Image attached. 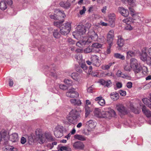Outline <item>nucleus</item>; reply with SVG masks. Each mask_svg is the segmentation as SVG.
<instances>
[{
  "label": "nucleus",
  "mask_w": 151,
  "mask_h": 151,
  "mask_svg": "<svg viewBox=\"0 0 151 151\" xmlns=\"http://www.w3.org/2000/svg\"><path fill=\"white\" fill-rule=\"evenodd\" d=\"M116 108L120 113L122 115H125L128 113L127 109L122 104H118L117 105Z\"/></svg>",
  "instance_id": "nucleus-11"
},
{
  "label": "nucleus",
  "mask_w": 151,
  "mask_h": 151,
  "mask_svg": "<svg viewBox=\"0 0 151 151\" xmlns=\"http://www.w3.org/2000/svg\"><path fill=\"white\" fill-rule=\"evenodd\" d=\"M57 144V142H52V144H48V146L50 145V149H52L53 148L54 145H56Z\"/></svg>",
  "instance_id": "nucleus-59"
},
{
  "label": "nucleus",
  "mask_w": 151,
  "mask_h": 151,
  "mask_svg": "<svg viewBox=\"0 0 151 151\" xmlns=\"http://www.w3.org/2000/svg\"><path fill=\"white\" fill-rule=\"evenodd\" d=\"M146 63L149 65H151V57H148L146 60Z\"/></svg>",
  "instance_id": "nucleus-53"
},
{
  "label": "nucleus",
  "mask_w": 151,
  "mask_h": 151,
  "mask_svg": "<svg viewBox=\"0 0 151 151\" xmlns=\"http://www.w3.org/2000/svg\"><path fill=\"white\" fill-rule=\"evenodd\" d=\"M143 70L142 71V74L141 75V77L147 74V68H145L144 69H143Z\"/></svg>",
  "instance_id": "nucleus-51"
},
{
  "label": "nucleus",
  "mask_w": 151,
  "mask_h": 151,
  "mask_svg": "<svg viewBox=\"0 0 151 151\" xmlns=\"http://www.w3.org/2000/svg\"><path fill=\"white\" fill-rule=\"evenodd\" d=\"M67 119L70 123L73 124H76L78 121L77 119L69 115V116H67Z\"/></svg>",
  "instance_id": "nucleus-26"
},
{
  "label": "nucleus",
  "mask_w": 151,
  "mask_h": 151,
  "mask_svg": "<svg viewBox=\"0 0 151 151\" xmlns=\"http://www.w3.org/2000/svg\"><path fill=\"white\" fill-rule=\"evenodd\" d=\"M9 140L13 142H17L19 140L18 135L14 133L9 136Z\"/></svg>",
  "instance_id": "nucleus-21"
},
{
  "label": "nucleus",
  "mask_w": 151,
  "mask_h": 151,
  "mask_svg": "<svg viewBox=\"0 0 151 151\" xmlns=\"http://www.w3.org/2000/svg\"><path fill=\"white\" fill-rule=\"evenodd\" d=\"M114 64V63H109L107 65H102L101 66V69L104 70H109L110 67L113 64Z\"/></svg>",
  "instance_id": "nucleus-33"
},
{
  "label": "nucleus",
  "mask_w": 151,
  "mask_h": 151,
  "mask_svg": "<svg viewBox=\"0 0 151 151\" xmlns=\"http://www.w3.org/2000/svg\"><path fill=\"white\" fill-rule=\"evenodd\" d=\"M111 98L113 101H116L119 98V94L116 92H114L111 93Z\"/></svg>",
  "instance_id": "nucleus-28"
},
{
  "label": "nucleus",
  "mask_w": 151,
  "mask_h": 151,
  "mask_svg": "<svg viewBox=\"0 0 151 151\" xmlns=\"http://www.w3.org/2000/svg\"><path fill=\"white\" fill-rule=\"evenodd\" d=\"M128 2L131 4L134 3L136 2V0H128Z\"/></svg>",
  "instance_id": "nucleus-64"
},
{
  "label": "nucleus",
  "mask_w": 151,
  "mask_h": 151,
  "mask_svg": "<svg viewBox=\"0 0 151 151\" xmlns=\"http://www.w3.org/2000/svg\"><path fill=\"white\" fill-rule=\"evenodd\" d=\"M135 55V52L132 51H129L127 52V57H131L134 56Z\"/></svg>",
  "instance_id": "nucleus-43"
},
{
  "label": "nucleus",
  "mask_w": 151,
  "mask_h": 151,
  "mask_svg": "<svg viewBox=\"0 0 151 151\" xmlns=\"http://www.w3.org/2000/svg\"><path fill=\"white\" fill-rule=\"evenodd\" d=\"M88 35L89 38L87 40L90 41L91 40L93 41H96L98 39V36L97 34L93 30L89 32H88Z\"/></svg>",
  "instance_id": "nucleus-12"
},
{
  "label": "nucleus",
  "mask_w": 151,
  "mask_h": 151,
  "mask_svg": "<svg viewBox=\"0 0 151 151\" xmlns=\"http://www.w3.org/2000/svg\"><path fill=\"white\" fill-rule=\"evenodd\" d=\"M49 16L52 19L57 20L60 19L59 17L60 16L64 18L65 16V15L63 11H60L58 9H55L53 15L51 14L49 15Z\"/></svg>",
  "instance_id": "nucleus-5"
},
{
  "label": "nucleus",
  "mask_w": 151,
  "mask_h": 151,
  "mask_svg": "<svg viewBox=\"0 0 151 151\" xmlns=\"http://www.w3.org/2000/svg\"><path fill=\"white\" fill-rule=\"evenodd\" d=\"M119 93L122 96H125L126 94V92L125 91L121 90L119 91Z\"/></svg>",
  "instance_id": "nucleus-56"
},
{
  "label": "nucleus",
  "mask_w": 151,
  "mask_h": 151,
  "mask_svg": "<svg viewBox=\"0 0 151 151\" xmlns=\"http://www.w3.org/2000/svg\"><path fill=\"white\" fill-rule=\"evenodd\" d=\"M101 44L98 43H95L92 45V46L93 47L96 48H100L101 47Z\"/></svg>",
  "instance_id": "nucleus-45"
},
{
  "label": "nucleus",
  "mask_w": 151,
  "mask_h": 151,
  "mask_svg": "<svg viewBox=\"0 0 151 151\" xmlns=\"http://www.w3.org/2000/svg\"><path fill=\"white\" fill-rule=\"evenodd\" d=\"M86 27L83 25H79L77 27L76 34L80 35H83L86 32Z\"/></svg>",
  "instance_id": "nucleus-16"
},
{
  "label": "nucleus",
  "mask_w": 151,
  "mask_h": 151,
  "mask_svg": "<svg viewBox=\"0 0 151 151\" xmlns=\"http://www.w3.org/2000/svg\"><path fill=\"white\" fill-rule=\"evenodd\" d=\"M20 141L21 143L22 144H24L26 143V139L25 137H22L21 138Z\"/></svg>",
  "instance_id": "nucleus-55"
},
{
  "label": "nucleus",
  "mask_w": 151,
  "mask_h": 151,
  "mask_svg": "<svg viewBox=\"0 0 151 151\" xmlns=\"http://www.w3.org/2000/svg\"><path fill=\"white\" fill-rule=\"evenodd\" d=\"M4 151H17V149L12 147H7L4 149Z\"/></svg>",
  "instance_id": "nucleus-37"
},
{
  "label": "nucleus",
  "mask_w": 151,
  "mask_h": 151,
  "mask_svg": "<svg viewBox=\"0 0 151 151\" xmlns=\"http://www.w3.org/2000/svg\"><path fill=\"white\" fill-rule=\"evenodd\" d=\"M142 110L143 113L146 115L147 117H150L151 116V112L149 110H147L145 106H144L142 108Z\"/></svg>",
  "instance_id": "nucleus-27"
},
{
  "label": "nucleus",
  "mask_w": 151,
  "mask_h": 151,
  "mask_svg": "<svg viewBox=\"0 0 151 151\" xmlns=\"http://www.w3.org/2000/svg\"><path fill=\"white\" fill-rule=\"evenodd\" d=\"M114 56L115 58L122 60H124L125 59V57L124 55H122L119 53H114Z\"/></svg>",
  "instance_id": "nucleus-35"
},
{
  "label": "nucleus",
  "mask_w": 151,
  "mask_h": 151,
  "mask_svg": "<svg viewBox=\"0 0 151 151\" xmlns=\"http://www.w3.org/2000/svg\"><path fill=\"white\" fill-rule=\"evenodd\" d=\"M63 22V21L55 22H54V26L60 28L61 26L63 25L62 24Z\"/></svg>",
  "instance_id": "nucleus-39"
},
{
  "label": "nucleus",
  "mask_w": 151,
  "mask_h": 151,
  "mask_svg": "<svg viewBox=\"0 0 151 151\" xmlns=\"http://www.w3.org/2000/svg\"><path fill=\"white\" fill-rule=\"evenodd\" d=\"M95 114L99 117H102V111H101L98 108H96L95 110Z\"/></svg>",
  "instance_id": "nucleus-34"
},
{
  "label": "nucleus",
  "mask_w": 151,
  "mask_h": 151,
  "mask_svg": "<svg viewBox=\"0 0 151 151\" xmlns=\"http://www.w3.org/2000/svg\"><path fill=\"white\" fill-rule=\"evenodd\" d=\"M68 42L70 45L74 44L75 43V42L71 38H69L68 39Z\"/></svg>",
  "instance_id": "nucleus-54"
},
{
  "label": "nucleus",
  "mask_w": 151,
  "mask_h": 151,
  "mask_svg": "<svg viewBox=\"0 0 151 151\" xmlns=\"http://www.w3.org/2000/svg\"><path fill=\"white\" fill-rule=\"evenodd\" d=\"M66 94L67 97L70 98H77L79 96L78 93L76 92L75 89L73 88L70 89Z\"/></svg>",
  "instance_id": "nucleus-7"
},
{
  "label": "nucleus",
  "mask_w": 151,
  "mask_h": 151,
  "mask_svg": "<svg viewBox=\"0 0 151 151\" xmlns=\"http://www.w3.org/2000/svg\"><path fill=\"white\" fill-rule=\"evenodd\" d=\"M96 126V123L92 120L87 121L86 123V126L88 128V130L90 131L93 129Z\"/></svg>",
  "instance_id": "nucleus-13"
},
{
  "label": "nucleus",
  "mask_w": 151,
  "mask_h": 151,
  "mask_svg": "<svg viewBox=\"0 0 151 151\" xmlns=\"http://www.w3.org/2000/svg\"><path fill=\"white\" fill-rule=\"evenodd\" d=\"M131 109L132 111L135 114H139L140 112V111L138 109L134 108L133 107H132L131 106H130Z\"/></svg>",
  "instance_id": "nucleus-44"
},
{
  "label": "nucleus",
  "mask_w": 151,
  "mask_h": 151,
  "mask_svg": "<svg viewBox=\"0 0 151 151\" xmlns=\"http://www.w3.org/2000/svg\"><path fill=\"white\" fill-rule=\"evenodd\" d=\"M100 82L103 85L107 87H110L112 84L110 80L106 81L104 79H101L100 80Z\"/></svg>",
  "instance_id": "nucleus-24"
},
{
  "label": "nucleus",
  "mask_w": 151,
  "mask_h": 151,
  "mask_svg": "<svg viewBox=\"0 0 151 151\" xmlns=\"http://www.w3.org/2000/svg\"><path fill=\"white\" fill-rule=\"evenodd\" d=\"M98 103L101 106H104L105 103V100L102 98H101L100 100L98 102Z\"/></svg>",
  "instance_id": "nucleus-47"
},
{
  "label": "nucleus",
  "mask_w": 151,
  "mask_h": 151,
  "mask_svg": "<svg viewBox=\"0 0 151 151\" xmlns=\"http://www.w3.org/2000/svg\"><path fill=\"white\" fill-rule=\"evenodd\" d=\"M70 102L76 106H79L81 104V101L80 100L78 99H70Z\"/></svg>",
  "instance_id": "nucleus-30"
},
{
  "label": "nucleus",
  "mask_w": 151,
  "mask_h": 151,
  "mask_svg": "<svg viewBox=\"0 0 151 151\" xmlns=\"http://www.w3.org/2000/svg\"><path fill=\"white\" fill-rule=\"evenodd\" d=\"M71 24L70 22H67L62 25L60 29V34L63 35H66L68 34L71 29Z\"/></svg>",
  "instance_id": "nucleus-4"
},
{
  "label": "nucleus",
  "mask_w": 151,
  "mask_h": 151,
  "mask_svg": "<svg viewBox=\"0 0 151 151\" xmlns=\"http://www.w3.org/2000/svg\"><path fill=\"white\" fill-rule=\"evenodd\" d=\"M116 113L114 110L110 108H106L102 110V117L110 119L114 116Z\"/></svg>",
  "instance_id": "nucleus-3"
},
{
  "label": "nucleus",
  "mask_w": 151,
  "mask_h": 151,
  "mask_svg": "<svg viewBox=\"0 0 151 151\" xmlns=\"http://www.w3.org/2000/svg\"><path fill=\"white\" fill-rule=\"evenodd\" d=\"M124 70L127 71H130L132 69L130 64L126 63L124 65Z\"/></svg>",
  "instance_id": "nucleus-36"
},
{
  "label": "nucleus",
  "mask_w": 151,
  "mask_h": 151,
  "mask_svg": "<svg viewBox=\"0 0 151 151\" xmlns=\"http://www.w3.org/2000/svg\"><path fill=\"white\" fill-rule=\"evenodd\" d=\"M29 142L30 144H32L34 142V140L32 137L29 138Z\"/></svg>",
  "instance_id": "nucleus-62"
},
{
  "label": "nucleus",
  "mask_w": 151,
  "mask_h": 151,
  "mask_svg": "<svg viewBox=\"0 0 151 151\" xmlns=\"http://www.w3.org/2000/svg\"><path fill=\"white\" fill-rule=\"evenodd\" d=\"M64 82L66 84V85L68 86V87L72 85V82L71 80L69 79H65Z\"/></svg>",
  "instance_id": "nucleus-41"
},
{
  "label": "nucleus",
  "mask_w": 151,
  "mask_h": 151,
  "mask_svg": "<svg viewBox=\"0 0 151 151\" xmlns=\"http://www.w3.org/2000/svg\"><path fill=\"white\" fill-rule=\"evenodd\" d=\"M93 88L92 86H91L88 88L87 91L89 93H92L93 92Z\"/></svg>",
  "instance_id": "nucleus-61"
},
{
  "label": "nucleus",
  "mask_w": 151,
  "mask_h": 151,
  "mask_svg": "<svg viewBox=\"0 0 151 151\" xmlns=\"http://www.w3.org/2000/svg\"><path fill=\"white\" fill-rule=\"evenodd\" d=\"M114 37V31L111 30L108 32L107 35V42L109 45L110 47H111L113 45V41Z\"/></svg>",
  "instance_id": "nucleus-9"
},
{
  "label": "nucleus",
  "mask_w": 151,
  "mask_h": 151,
  "mask_svg": "<svg viewBox=\"0 0 151 151\" xmlns=\"http://www.w3.org/2000/svg\"><path fill=\"white\" fill-rule=\"evenodd\" d=\"M9 139L8 132L5 130H2L0 132V141L2 139L5 140H7Z\"/></svg>",
  "instance_id": "nucleus-18"
},
{
  "label": "nucleus",
  "mask_w": 151,
  "mask_h": 151,
  "mask_svg": "<svg viewBox=\"0 0 151 151\" xmlns=\"http://www.w3.org/2000/svg\"><path fill=\"white\" fill-rule=\"evenodd\" d=\"M35 139L40 144L44 143L45 139L44 137V134L42 129H36L35 132Z\"/></svg>",
  "instance_id": "nucleus-2"
},
{
  "label": "nucleus",
  "mask_w": 151,
  "mask_h": 151,
  "mask_svg": "<svg viewBox=\"0 0 151 151\" xmlns=\"http://www.w3.org/2000/svg\"><path fill=\"white\" fill-rule=\"evenodd\" d=\"M71 77L72 78L75 80H77L78 78V73H72Z\"/></svg>",
  "instance_id": "nucleus-42"
},
{
  "label": "nucleus",
  "mask_w": 151,
  "mask_h": 151,
  "mask_svg": "<svg viewBox=\"0 0 151 151\" xmlns=\"http://www.w3.org/2000/svg\"><path fill=\"white\" fill-rule=\"evenodd\" d=\"M59 88L60 89L63 90H66L68 88L67 86L63 84H60L59 85Z\"/></svg>",
  "instance_id": "nucleus-48"
},
{
  "label": "nucleus",
  "mask_w": 151,
  "mask_h": 151,
  "mask_svg": "<svg viewBox=\"0 0 151 151\" xmlns=\"http://www.w3.org/2000/svg\"><path fill=\"white\" fill-rule=\"evenodd\" d=\"M12 4V0L2 1L0 3V9L2 10H4L7 8L8 5H11Z\"/></svg>",
  "instance_id": "nucleus-8"
},
{
  "label": "nucleus",
  "mask_w": 151,
  "mask_h": 151,
  "mask_svg": "<svg viewBox=\"0 0 151 151\" xmlns=\"http://www.w3.org/2000/svg\"><path fill=\"white\" fill-rule=\"evenodd\" d=\"M116 86L118 88H120L122 86V84L121 83L119 82H117L116 83Z\"/></svg>",
  "instance_id": "nucleus-60"
},
{
  "label": "nucleus",
  "mask_w": 151,
  "mask_h": 151,
  "mask_svg": "<svg viewBox=\"0 0 151 151\" xmlns=\"http://www.w3.org/2000/svg\"><path fill=\"white\" fill-rule=\"evenodd\" d=\"M132 84L131 82H129L127 83V87L128 88H131L132 87Z\"/></svg>",
  "instance_id": "nucleus-57"
},
{
  "label": "nucleus",
  "mask_w": 151,
  "mask_h": 151,
  "mask_svg": "<svg viewBox=\"0 0 151 151\" xmlns=\"http://www.w3.org/2000/svg\"><path fill=\"white\" fill-rule=\"evenodd\" d=\"M130 64L135 74L139 73L142 69V67L138 63L137 60L136 59L131 58L130 60Z\"/></svg>",
  "instance_id": "nucleus-1"
},
{
  "label": "nucleus",
  "mask_w": 151,
  "mask_h": 151,
  "mask_svg": "<svg viewBox=\"0 0 151 151\" xmlns=\"http://www.w3.org/2000/svg\"><path fill=\"white\" fill-rule=\"evenodd\" d=\"M53 34L54 37L56 38H58L60 36V35L57 30H54L53 32Z\"/></svg>",
  "instance_id": "nucleus-38"
},
{
  "label": "nucleus",
  "mask_w": 151,
  "mask_h": 151,
  "mask_svg": "<svg viewBox=\"0 0 151 151\" xmlns=\"http://www.w3.org/2000/svg\"><path fill=\"white\" fill-rule=\"evenodd\" d=\"M85 111H86V116L87 117L88 116L89 114H90L91 111L89 107H86V109H85Z\"/></svg>",
  "instance_id": "nucleus-49"
},
{
  "label": "nucleus",
  "mask_w": 151,
  "mask_h": 151,
  "mask_svg": "<svg viewBox=\"0 0 151 151\" xmlns=\"http://www.w3.org/2000/svg\"><path fill=\"white\" fill-rule=\"evenodd\" d=\"M104 76H108V77H114V74L111 72L106 73L104 74Z\"/></svg>",
  "instance_id": "nucleus-50"
},
{
  "label": "nucleus",
  "mask_w": 151,
  "mask_h": 151,
  "mask_svg": "<svg viewBox=\"0 0 151 151\" xmlns=\"http://www.w3.org/2000/svg\"><path fill=\"white\" fill-rule=\"evenodd\" d=\"M75 0H68L67 2H61L60 3V5L62 7L64 8H67L70 7V2H73V1H74Z\"/></svg>",
  "instance_id": "nucleus-23"
},
{
  "label": "nucleus",
  "mask_w": 151,
  "mask_h": 151,
  "mask_svg": "<svg viewBox=\"0 0 151 151\" xmlns=\"http://www.w3.org/2000/svg\"><path fill=\"white\" fill-rule=\"evenodd\" d=\"M91 42L90 41H86L81 40L76 43V45L80 47H81L82 46L88 44Z\"/></svg>",
  "instance_id": "nucleus-25"
},
{
  "label": "nucleus",
  "mask_w": 151,
  "mask_h": 151,
  "mask_svg": "<svg viewBox=\"0 0 151 151\" xmlns=\"http://www.w3.org/2000/svg\"><path fill=\"white\" fill-rule=\"evenodd\" d=\"M91 61L92 62V64L96 67H99L101 64L99 62V57L96 55L91 56Z\"/></svg>",
  "instance_id": "nucleus-10"
},
{
  "label": "nucleus",
  "mask_w": 151,
  "mask_h": 151,
  "mask_svg": "<svg viewBox=\"0 0 151 151\" xmlns=\"http://www.w3.org/2000/svg\"><path fill=\"white\" fill-rule=\"evenodd\" d=\"M142 101L145 104L147 105L148 106L151 108V100L148 99L146 98H145L142 99Z\"/></svg>",
  "instance_id": "nucleus-31"
},
{
  "label": "nucleus",
  "mask_w": 151,
  "mask_h": 151,
  "mask_svg": "<svg viewBox=\"0 0 151 151\" xmlns=\"http://www.w3.org/2000/svg\"><path fill=\"white\" fill-rule=\"evenodd\" d=\"M147 58V54L145 52L142 53L140 55V59L143 61H146Z\"/></svg>",
  "instance_id": "nucleus-40"
},
{
  "label": "nucleus",
  "mask_w": 151,
  "mask_h": 151,
  "mask_svg": "<svg viewBox=\"0 0 151 151\" xmlns=\"http://www.w3.org/2000/svg\"><path fill=\"white\" fill-rule=\"evenodd\" d=\"M83 9L82 10H80V13L81 15L83 14H84L86 10L85 8V7L83 6Z\"/></svg>",
  "instance_id": "nucleus-58"
},
{
  "label": "nucleus",
  "mask_w": 151,
  "mask_h": 151,
  "mask_svg": "<svg viewBox=\"0 0 151 151\" xmlns=\"http://www.w3.org/2000/svg\"><path fill=\"white\" fill-rule=\"evenodd\" d=\"M60 147L63 150H65L66 151H71V148L68 146H61Z\"/></svg>",
  "instance_id": "nucleus-46"
},
{
  "label": "nucleus",
  "mask_w": 151,
  "mask_h": 151,
  "mask_svg": "<svg viewBox=\"0 0 151 151\" xmlns=\"http://www.w3.org/2000/svg\"><path fill=\"white\" fill-rule=\"evenodd\" d=\"M81 111L77 110L76 109L72 110L69 113V115L77 119L80 117V113Z\"/></svg>",
  "instance_id": "nucleus-17"
},
{
  "label": "nucleus",
  "mask_w": 151,
  "mask_h": 151,
  "mask_svg": "<svg viewBox=\"0 0 151 151\" xmlns=\"http://www.w3.org/2000/svg\"><path fill=\"white\" fill-rule=\"evenodd\" d=\"M118 10L120 13L123 16L127 17L129 15V13L128 10L125 9L123 7H119Z\"/></svg>",
  "instance_id": "nucleus-22"
},
{
  "label": "nucleus",
  "mask_w": 151,
  "mask_h": 151,
  "mask_svg": "<svg viewBox=\"0 0 151 151\" xmlns=\"http://www.w3.org/2000/svg\"><path fill=\"white\" fill-rule=\"evenodd\" d=\"M63 126L58 125L55 127L54 133L55 136L56 137H60L63 136Z\"/></svg>",
  "instance_id": "nucleus-6"
},
{
  "label": "nucleus",
  "mask_w": 151,
  "mask_h": 151,
  "mask_svg": "<svg viewBox=\"0 0 151 151\" xmlns=\"http://www.w3.org/2000/svg\"><path fill=\"white\" fill-rule=\"evenodd\" d=\"M92 49L90 47H88L85 49L84 52L85 53H90L92 51Z\"/></svg>",
  "instance_id": "nucleus-52"
},
{
  "label": "nucleus",
  "mask_w": 151,
  "mask_h": 151,
  "mask_svg": "<svg viewBox=\"0 0 151 151\" xmlns=\"http://www.w3.org/2000/svg\"><path fill=\"white\" fill-rule=\"evenodd\" d=\"M108 17V20L109 25L112 27H114L115 25L114 21L115 19V14L114 13L110 14L109 15Z\"/></svg>",
  "instance_id": "nucleus-20"
},
{
  "label": "nucleus",
  "mask_w": 151,
  "mask_h": 151,
  "mask_svg": "<svg viewBox=\"0 0 151 151\" xmlns=\"http://www.w3.org/2000/svg\"><path fill=\"white\" fill-rule=\"evenodd\" d=\"M117 44L119 47H122L124 44V40L120 36L118 37Z\"/></svg>",
  "instance_id": "nucleus-29"
},
{
  "label": "nucleus",
  "mask_w": 151,
  "mask_h": 151,
  "mask_svg": "<svg viewBox=\"0 0 151 151\" xmlns=\"http://www.w3.org/2000/svg\"><path fill=\"white\" fill-rule=\"evenodd\" d=\"M73 147L76 150H83L84 145L83 143L80 141H77L74 142L73 145Z\"/></svg>",
  "instance_id": "nucleus-19"
},
{
  "label": "nucleus",
  "mask_w": 151,
  "mask_h": 151,
  "mask_svg": "<svg viewBox=\"0 0 151 151\" xmlns=\"http://www.w3.org/2000/svg\"><path fill=\"white\" fill-rule=\"evenodd\" d=\"M100 23L101 24L102 26H107L108 25V24L107 23L104 22L102 21H101Z\"/></svg>",
  "instance_id": "nucleus-63"
},
{
  "label": "nucleus",
  "mask_w": 151,
  "mask_h": 151,
  "mask_svg": "<svg viewBox=\"0 0 151 151\" xmlns=\"http://www.w3.org/2000/svg\"><path fill=\"white\" fill-rule=\"evenodd\" d=\"M74 138L81 141H85L86 139V137L83 135L76 134L74 135Z\"/></svg>",
  "instance_id": "nucleus-32"
},
{
  "label": "nucleus",
  "mask_w": 151,
  "mask_h": 151,
  "mask_svg": "<svg viewBox=\"0 0 151 151\" xmlns=\"http://www.w3.org/2000/svg\"><path fill=\"white\" fill-rule=\"evenodd\" d=\"M123 22L127 24V27H125L126 29L131 30L132 29V27L129 25L130 24L134 22L132 18H127L123 20Z\"/></svg>",
  "instance_id": "nucleus-15"
},
{
  "label": "nucleus",
  "mask_w": 151,
  "mask_h": 151,
  "mask_svg": "<svg viewBox=\"0 0 151 151\" xmlns=\"http://www.w3.org/2000/svg\"><path fill=\"white\" fill-rule=\"evenodd\" d=\"M44 137L45 139L44 143L46 142V139L49 142L53 141L55 139V138H53L51 134L48 132H45L44 133Z\"/></svg>",
  "instance_id": "nucleus-14"
}]
</instances>
